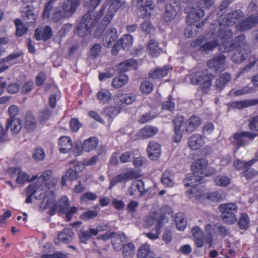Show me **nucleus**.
Masks as SVG:
<instances>
[{
    "instance_id": "412c9836",
    "label": "nucleus",
    "mask_w": 258,
    "mask_h": 258,
    "mask_svg": "<svg viewBox=\"0 0 258 258\" xmlns=\"http://www.w3.org/2000/svg\"><path fill=\"white\" fill-rule=\"evenodd\" d=\"M179 9L177 5L174 6L171 4H167L163 15V20L166 22L172 21L176 16Z\"/></svg>"
},
{
    "instance_id": "2eb2a0df",
    "label": "nucleus",
    "mask_w": 258,
    "mask_h": 258,
    "mask_svg": "<svg viewBox=\"0 0 258 258\" xmlns=\"http://www.w3.org/2000/svg\"><path fill=\"white\" fill-rule=\"evenodd\" d=\"M118 38L117 30L112 27L108 28L103 36V43L105 47H109Z\"/></svg>"
},
{
    "instance_id": "4d7b16f0",
    "label": "nucleus",
    "mask_w": 258,
    "mask_h": 258,
    "mask_svg": "<svg viewBox=\"0 0 258 258\" xmlns=\"http://www.w3.org/2000/svg\"><path fill=\"white\" fill-rule=\"evenodd\" d=\"M64 17H66L64 15V12L59 8H56L55 9L50 20L54 23H57Z\"/></svg>"
},
{
    "instance_id": "f704fd0d",
    "label": "nucleus",
    "mask_w": 258,
    "mask_h": 258,
    "mask_svg": "<svg viewBox=\"0 0 258 258\" xmlns=\"http://www.w3.org/2000/svg\"><path fill=\"white\" fill-rule=\"evenodd\" d=\"M231 59L235 63H240L245 60L248 57L250 52H244L243 49L235 48Z\"/></svg>"
},
{
    "instance_id": "5701e85b",
    "label": "nucleus",
    "mask_w": 258,
    "mask_h": 258,
    "mask_svg": "<svg viewBox=\"0 0 258 258\" xmlns=\"http://www.w3.org/2000/svg\"><path fill=\"white\" fill-rule=\"evenodd\" d=\"M196 245L201 248L204 243L205 236L201 228L198 226L193 227L191 230Z\"/></svg>"
},
{
    "instance_id": "9b49d317",
    "label": "nucleus",
    "mask_w": 258,
    "mask_h": 258,
    "mask_svg": "<svg viewBox=\"0 0 258 258\" xmlns=\"http://www.w3.org/2000/svg\"><path fill=\"white\" fill-rule=\"evenodd\" d=\"M81 0H64L61 5V9L64 15L69 18L76 12L80 5Z\"/></svg>"
},
{
    "instance_id": "72a5a7b5",
    "label": "nucleus",
    "mask_w": 258,
    "mask_h": 258,
    "mask_svg": "<svg viewBox=\"0 0 258 258\" xmlns=\"http://www.w3.org/2000/svg\"><path fill=\"white\" fill-rule=\"evenodd\" d=\"M59 151L61 153H67L72 148L71 139L68 137H62L59 139Z\"/></svg>"
},
{
    "instance_id": "a878e982",
    "label": "nucleus",
    "mask_w": 258,
    "mask_h": 258,
    "mask_svg": "<svg viewBox=\"0 0 258 258\" xmlns=\"http://www.w3.org/2000/svg\"><path fill=\"white\" fill-rule=\"evenodd\" d=\"M138 66V61L134 59L126 60L120 62L117 66L118 73H123L129 71L131 68L137 70Z\"/></svg>"
},
{
    "instance_id": "a211bd4d",
    "label": "nucleus",
    "mask_w": 258,
    "mask_h": 258,
    "mask_svg": "<svg viewBox=\"0 0 258 258\" xmlns=\"http://www.w3.org/2000/svg\"><path fill=\"white\" fill-rule=\"evenodd\" d=\"M201 119L197 116L192 115L184 123L185 132L191 133L194 132L201 124Z\"/></svg>"
},
{
    "instance_id": "0e129e2a",
    "label": "nucleus",
    "mask_w": 258,
    "mask_h": 258,
    "mask_svg": "<svg viewBox=\"0 0 258 258\" xmlns=\"http://www.w3.org/2000/svg\"><path fill=\"white\" fill-rule=\"evenodd\" d=\"M98 216V212L95 210H89L83 212L80 216L83 220H89L96 218Z\"/></svg>"
},
{
    "instance_id": "37998d69",
    "label": "nucleus",
    "mask_w": 258,
    "mask_h": 258,
    "mask_svg": "<svg viewBox=\"0 0 258 258\" xmlns=\"http://www.w3.org/2000/svg\"><path fill=\"white\" fill-rule=\"evenodd\" d=\"M120 110L119 107L108 106L104 107L102 113L110 118H114L120 112Z\"/></svg>"
},
{
    "instance_id": "f8f14e48",
    "label": "nucleus",
    "mask_w": 258,
    "mask_h": 258,
    "mask_svg": "<svg viewBox=\"0 0 258 258\" xmlns=\"http://www.w3.org/2000/svg\"><path fill=\"white\" fill-rule=\"evenodd\" d=\"M141 7L139 17L142 18L151 15V11L154 8L152 0H134Z\"/></svg>"
},
{
    "instance_id": "f3484780",
    "label": "nucleus",
    "mask_w": 258,
    "mask_h": 258,
    "mask_svg": "<svg viewBox=\"0 0 258 258\" xmlns=\"http://www.w3.org/2000/svg\"><path fill=\"white\" fill-rule=\"evenodd\" d=\"M147 151L151 160H157L161 154V146L157 142L152 141L149 143Z\"/></svg>"
},
{
    "instance_id": "3c124183",
    "label": "nucleus",
    "mask_w": 258,
    "mask_h": 258,
    "mask_svg": "<svg viewBox=\"0 0 258 258\" xmlns=\"http://www.w3.org/2000/svg\"><path fill=\"white\" fill-rule=\"evenodd\" d=\"M118 41L121 44L123 49H128L132 46L133 42V37L130 34H125L119 39Z\"/></svg>"
},
{
    "instance_id": "79ce46f5",
    "label": "nucleus",
    "mask_w": 258,
    "mask_h": 258,
    "mask_svg": "<svg viewBox=\"0 0 258 258\" xmlns=\"http://www.w3.org/2000/svg\"><path fill=\"white\" fill-rule=\"evenodd\" d=\"M98 144V140L96 137H91L86 140L84 143V150L85 152H90L94 149Z\"/></svg>"
},
{
    "instance_id": "1a4fd4ad",
    "label": "nucleus",
    "mask_w": 258,
    "mask_h": 258,
    "mask_svg": "<svg viewBox=\"0 0 258 258\" xmlns=\"http://www.w3.org/2000/svg\"><path fill=\"white\" fill-rule=\"evenodd\" d=\"M138 177V173L133 170L119 174L110 180L108 189L111 190L112 187L118 183L124 182L129 180L137 178Z\"/></svg>"
},
{
    "instance_id": "c03bdc74",
    "label": "nucleus",
    "mask_w": 258,
    "mask_h": 258,
    "mask_svg": "<svg viewBox=\"0 0 258 258\" xmlns=\"http://www.w3.org/2000/svg\"><path fill=\"white\" fill-rule=\"evenodd\" d=\"M93 228H89L88 230H81L79 233V240L81 243L85 244L87 243V241L90 239L92 236H96L92 232Z\"/></svg>"
},
{
    "instance_id": "c756f323",
    "label": "nucleus",
    "mask_w": 258,
    "mask_h": 258,
    "mask_svg": "<svg viewBox=\"0 0 258 258\" xmlns=\"http://www.w3.org/2000/svg\"><path fill=\"white\" fill-rule=\"evenodd\" d=\"M37 126V120L31 112H28L25 116L24 127L27 132H33Z\"/></svg>"
},
{
    "instance_id": "de8ad7c7",
    "label": "nucleus",
    "mask_w": 258,
    "mask_h": 258,
    "mask_svg": "<svg viewBox=\"0 0 258 258\" xmlns=\"http://www.w3.org/2000/svg\"><path fill=\"white\" fill-rule=\"evenodd\" d=\"M173 174L168 170L165 171L162 175L161 179V182L167 187H171L173 185L174 182L172 179Z\"/></svg>"
},
{
    "instance_id": "39448f33",
    "label": "nucleus",
    "mask_w": 258,
    "mask_h": 258,
    "mask_svg": "<svg viewBox=\"0 0 258 258\" xmlns=\"http://www.w3.org/2000/svg\"><path fill=\"white\" fill-rule=\"evenodd\" d=\"M218 209L221 212L220 217L224 223L230 225L237 221L235 214L237 212L238 208L235 204H221Z\"/></svg>"
},
{
    "instance_id": "e2e57ef3",
    "label": "nucleus",
    "mask_w": 258,
    "mask_h": 258,
    "mask_svg": "<svg viewBox=\"0 0 258 258\" xmlns=\"http://www.w3.org/2000/svg\"><path fill=\"white\" fill-rule=\"evenodd\" d=\"M97 198L96 194L92 192L84 193L80 198L81 203H86L89 201H94Z\"/></svg>"
},
{
    "instance_id": "6ab92c4d",
    "label": "nucleus",
    "mask_w": 258,
    "mask_h": 258,
    "mask_svg": "<svg viewBox=\"0 0 258 258\" xmlns=\"http://www.w3.org/2000/svg\"><path fill=\"white\" fill-rule=\"evenodd\" d=\"M204 181L205 179L203 176L195 174L194 172L192 174L187 175L186 177L183 180V184L185 186L192 187Z\"/></svg>"
},
{
    "instance_id": "603ef678",
    "label": "nucleus",
    "mask_w": 258,
    "mask_h": 258,
    "mask_svg": "<svg viewBox=\"0 0 258 258\" xmlns=\"http://www.w3.org/2000/svg\"><path fill=\"white\" fill-rule=\"evenodd\" d=\"M56 0H50L44 4V8L42 14L43 19H48L50 16V12L54 7Z\"/></svg>"
},
{
    "instance_id": "58836bf2",
    "label": "nucleus",
    "mask_w": 258,
    "mask_h": 258,
    "mask_svg": "<svg viewBox=\"0 0 258 258\" xmlns=\"http://www.w3.org/2000/svg\"><path fill=\"white\" fill-rule=\"evenodd\" d=\"M128 82V76L125 74H120L112 80L111 85L114 88H120L126 85Z\"/></svg>"
},
{
    "instance_id": "680f3d73",
    "label": "nucleus",
    "mask_w": 258,
    "mask_h": 258,
    "mask_svg": "<svg viewBox=\"0 0 258 258\" xmlns=\"http://www.w3.org/2000/svg\"><path fill=\"white\" fill-rule=\"evenodd\" d=\"M177 228L179 230H183L186 227V222L182 217L181 214H177L175 217Z\"/></svg>"
},
{
    "instance_id": "4be33fe9",
    "label": "nucleus",
    "mask_w": 258,
    "mask_h": 258,
    "mask_svg": "<svg viewBox=\"0 0 258 258\" xmlns=\"http://www.w3.org/2000/svg\"><path fill=\"white\" fill-rule=\"evenodd\" d=\"M158 132V128L153 125H147L141 128L137 135L139 139H145L153 137Z\"/></svg>"
},
{
    "instance_id": "49530a36",
    "label": "nucleus",
    "mask_w": 258,
    "mask_h": 258,
    "mask_svg": "<svg viewBox=\"0 0 258 258\" xmlns=\"http://www.w3.org/2000/svg\"><path fill=\"white\" fill-rule=\"evenodd\" d=\"M14 22L16 27V34L17 36L21 37L27 32V27L25 26L21 19H16L14 20Z\"/></svg>"
},
{
    "instance_id": "f257e3e1",
    "label": "nucleus",
    "mask_w": 258,
    "mask_h": 258,
    "mask_svg": "<svg viewBox=\"0 0 258 258\" xmlns=\"http://www.w3.org/2000/svg\"><path fill=\"white\" fill-rule=\"evenodd\" d=\"M35 198L38 199H44L40 204V208L43 211L46 208L50 207V210L47 212L49 215H54L56 211L60 214H65L68 211L70 202L66 196L61 197L58 204L54 202L55 198L51 191L49 192L46 197H45V194L43 196L41 194L39 198L35 197Z\"/></svg>"
},
{
    "instance_id": "aec40b11",
    "label": "nucleus",
    "mask_w": 258,
    "mask_h": 258,
    "mask_svg": "<svg viewBox=\"0 0 258 258\" xmlns=\"http://www.w3.org/2000/svg\"><path fill=\"white\" fill-rule=\"evenodd\" d=\"M128 191L132 196L138 195L140 197L142 196L147 192L145 190L144 183L141 180L132 183L128 189Z\"/></svg>"
},
{
    "instance_id": "7ed1b4c3",
    "label": "nucleus",
    "mask_w": 258,
    "mask_h": 258,
    "mask_svg": "<svg viewBox=\"0 0 258 258\" xmlns=\"http://www.w3.org/2000/svg\"><path fill=\"white\" fill-rule=\"evenodd\" d=\"M108 3L109 7L108 8L107 13L97 26L95 31L94 35L97 38H99L101 36L103 32L112 19L114 14L121 6L120 0H109Z\"/></svg>"
},
{
    "instance_id": "ea45409f",
    "label": "nucleus",
    "mask_w": 258,
    "mask_h": 258,
    "mask_svg": "<svg viewBox=\"0 0 258 258\" xmlns=\"http://www.w3.org/2000/svg\"><path fill=\"white\" fill-rule=\"evenodd\" d=\"M137 257L138 258H154L155 254L150 250L148 244H144L138 250Z\"/></svg>"
},
{
    "instance_id": "2f4dec72",
    "label": "nucleus",
    "mask_w": 258,
    "mask_h": 258,
    "mask_svg": "<svg viewBox=\"0 0 258 258\" xmlns=\"http://www.w3.org/2000/svg\"><path fill=\"white\" fill-rule=\"evenodd\" d=\"M243 17L244 14L241 10H235L227 15V21L225 22L227 25H231L238 22Z\"/></svg>"
},
{
    "instance_id": "69168bd1",
    "label": "nucleus",
    "mask_w": 258,
    "mask_h": 258,
    "mask_svg": "<svg viewBox=\"0 0 258 258\" xmlns=\"http://www.w3.org/2000/svg\"><path fill=\"white\" fill-rule=\"evenodd\" d=\"M30 176L25 172L19 171L16 181L19 184H23L25 182L30 181Z\"/></svg>"
},
{
    "instance_id": "423d86ee",
    "label": "nucleus",
    "mask_w": 258,
    "mask_h": 258,
    "mask_svg": "<svg viewBox=\"0 0 258 258\" xmlns=\"http://www.w3.org/2000/svg\"><path fill=\"white\" fill-rule=\"evenodd\" d=\"M233 43H224L219 46V49L224 52H228L233 50L235 48L243 49L244 52H250V47L247 43L245 36L241 34L236 37Z\"/></svg>"
},
{
    "instance_id": "a18cd8bd",
    "label": "nucleus",
    "mask_w": 258,
    "mask_h": 258,
    "mask_svg": "<svg viewBox=\"0 0 258 258\" xmlns=\"http://www.w3.org/2000/svg\"><path fill=\"white\" fill-rule=\"evenodd\" d=\"M79 177V175L77 172L73 170V168L70 167L66 172L64 176H63L61 178V184L65 186L66 185V180H74Z\"/></svg>"
},
{
    "instance_id": "a19ab883",
    "label": "nucleus",
    "mask_w": 258,
    "mask_h": 258,
    "mask_svg": "<svg viewBox=\"0 0 258 258\" xmlns=\"http://www.w3.org/2000/svg\"><path fill=\"white\" fill-rule=\"evenodd\" d=\"M126 241V236L124 234H119L113 238L112 244L116 251H119L123 246V243Z\"/></svg>"
},
{
    "instance_id": "338daca9",
    "label": "nucleus",
    "mask_w": 258,
    "mask_h": 258,
    "mask_svg": "<svg viewBox=\"0 0 258 258\" xmlns=\"http://www.w3.org/2000/svg\"><path fill=\"white\" fill-rule=\"evenodd\" d=\"M217 45L218 43L216 41H209L201 45L199 48V50L202 51H208L212 50Z\"/></svg>"
},
{
    "instance_id": "774afa93",
    "label": "nucleus",
    "mask_w": 258,
    "mask_h": 258,
    "mask_svg": "<svg viewBox=\"0 0 258 258\" xmlns=\"http://www.w3.org/2000/svg\"><path fill=\"white\" fill-rule=\"evenodd\" d=\"M248 127L249 130L252 132H254L257 130L258 125V115L253 116L248 120Z\"/></svg>"
},
{
    "instance_id": "6e6d98bb",
    "label": "nucleus",
    "mask_w": 258,
    "mask_h": 258,
    "mask_svg": "<svg viewBox=\"0 0 258 258\" xmlns=\"http://www.w3.org/2000/svg\"><path fill=\"white\" fill-rule=\"evenodd\" d=\"M102 46L101 44H94L91 48L90 51V57L91 59L98 58L102 50Z\"/></svg>"
},
{
    "instance_id": "bb28decb",
    "label": "nucleus",
    "mask_w": 258,
    "mask_h": 258,
    "mask_svg": "<svg viewBox=\"0 0 258 258\" xmlns=\"http://www.w3.org/2000/svg\"><path fill=\"white\" fill-rule=\"evenodd\" d=\"M22 125L21 120L19 118H9L7 119V123L6 127V133L9 128L11 131L14 134H17L20 132Z\"/></svg>"
},
{
    "instance_id": "ddd939ff",
    "label": "nucleus",
    "mask_w": 258,
    "mask_h": 258,
    "mask_svg": "<svg viewBox=\"0 0 258 258\" xmlns=\"http://www.w3.org/2000/svg\"><path fill=\"white\" fill-rule=\"evenodd\" d=\"M74 235L72 228H65L58 233L57 237L54 240V243L57 245H60V241L66 244L70 243L72 242Z\"/></svg>"
},
{
    "instance_id": "0eeeda50",
    "label": "nucleus",
    "mask_w": 258,
    "mask_h": 258,
    "mask_svg": "<svg viewBox=\"0 0 258 258\" xmlns=\"http://www.w3.org/2000/svg\"><path fill=\"white\" fill-rule=\"evenodd\" d=\"M256 133L249 132H241L235 133L230 140L232 144L238 147L247 145L249 141H252L257 137Z\"/></svg>"
},
{
    "instance_id": "09e8293b",
    "label": "nucleus",
    "mask_w": 258,
    "mask_h": 258,
    "mask_svg": "<svg viewBox=\"0 0 258 258\" xmlns=\"http://www.w3.org/2000/svg\"><path fill=\"white\" fill-rule=\"evenodd\" d=\"M232 32L227 27L221 26L218 31V35L221 39L228 40L232 37Z\"/></svg>"
},
{
    "instance_id": "f03ea898",
    "label": "nucleus",
    "mask_w": 258,
    "mask_h": 258,
    "mask_svg": "<svg viewBox=\"0 0 258 258\" xmlns=\"http://www.w3.org/2000/svg\"><path fill=\"white\" fill-rule=\"evenodd\" d=\"M90 9L91 10L84 15L77 26V33L80 37L89 35L97 22V18L92 11L93 9Z\"/></svg>"
},
{
    "instance_id": "cd10ccee",
    "label": "nucleus",
    "mask_w": 258,
    "mask_h": 258,
    "mask_svg": "<svg viewBox=\"0 0 258 258\" xmlns=\"http://www.w3.org/2000/svg\"><path fill=\"white\" fill-rule=\"evenodd\" d=\"M231 74L229 73H224L219 78L217 79L215 82V87L217 91L220 92L230 81Z\"/></svg>"
},
{
    "instance_id": "b1692460",
    "label": "nucleus",
    "mask_w": 258,
    "mask_h": 258,
    "mask_svg": "<svg viewBox=\"0 0 258 258\" xmlns=\"http://www.w3.org/2000/svg\"><path fill=\"white\" fill-rule=\"evenodd\" d=\"M205 144L203 137L199 134L192 135L188 139V145L192 150L200 149Z\"/></svg>"
},
{
    "instance_id": "e433bc0d",
    "label": "nucleus",
    "mask_w": 258,
    "mask_h": 258,
    "mask_svg": "<svg viewBox=\"0 0 258 258\" xmlns=\"http://www.w3.org/2000/svg\"><path fill=\"white\" fill-rule=\"evenodd\" d=\"M257 104L258 99H254L251 100L235 101L232 103V106L234 108L242 109L251 106L255 105Z\"/></svg>"
},
{
    "instance_id": "7c9ffc66",
    "label": "nucleus",
    "mask_w": 258,
    "mask_h": 258,
    "mask_svg": "<svg viewBox=\"0 0 258 258\" xmlns=\"http://www.w3.org/2000/svg\"><path fill=\"white\" fill-rule=\"evenodd\" d=\"M34 35L37 40H43L46 41L51 37L52 31L50 26H46L44 28L43 32L39 29H36L35 31Z\"/></svg>"
},
{
    "instance_id": "393cba45",
    "label": "nucleus",
    "mask_w": 258,
    "mask_h": 258,
    "mask_svg": "<svg viewBox=\"0 0 258 258\" xmlns=\"http://www.w3.org/2000/svg\"><path fill=\"white\" fill-rule=\"evenodd\" d=\"M257 23L258 19L257 17L250 16L239 23L237 26V28L241 32L245 31L255 26Z\"/></svg>"
},
{
    "instance_id": "bf43d9fd",
    "label": "nucleus",
    "mask_w": 258,
    "mask_h": 258,
    "mask_svg": "<svg viewBox=\"0 0 258 258\" xmlns=\"http://www.w3.org/2000/svg\"><path fill=\"white\" fill-rule=\"evenodd\" d=\"M153 89V84L149 81H144L141 84L140 90L144 94H149L151 93Z\"/></svg>"
},
{
    "instance_id": "13d9d810",
    "label": "nucleus",
    "mask_w": 258,
    "mask_h": 258,
    "mask_svg": "<svg viewBox=\"0 0 258 258\" xmlns=\"http://www.w3.org/2000/svg\"><path fill=\"white\" fill-rule=\"evenodd\" d=\"M52 111L48 107L42 109L39 113V119L42 123L45 122L51 114Z\"/></svg>"
},
{
    "instance_id": "473e14b6",
    "label": "nucleus",
    "mask_w": 258,
    "mask_h": 258,
    "mask_svg": "<svg viewBox=\"0 0 258 258\" xmlns=\"http://www.w3.org/2000/svg\"><path fill=\"white\" fill-rule=\"evenodd\" d=\"M148 50L152 56L157 57L163 51V49L159 46L156 40L151 39L148 43Z\"/></svg>"
},
{
    "instance_id": "4468645a",
    "label": "nucleus",
    "mask_w": 258,
    "mask_h": 258,
    "mask_svg": "<svg viewBox=\"0 0 258 258\" xmlns=\"http://www.w3.org/2000/svg\"><path fill=\"white\" fill-rule=\"evenodd\" d=\"M208 164L207 160L204 158L195 160L191 165V169L195 174H198L204 177L208 175L206 168Z\"/></svg>"
},
{
    "instance_id": "4c0bfd02",
    "label": "nucleus",
    "mask_w": 258,
    "mask_h": 258,
    "mask_svg": "<svg viewBox=\"0 0 258 258\" xmlns=\"http://www.w3.org/2000/svg\"><path fill=\"white\" fill-rule=\"evenodd\" d=\"M118 102L126 105H129L136 99V95L134 94H119L116 96Z\"/></svg>"
},
{
    "instance_id": "dca6fc26",
    "label": "nucleus",
    "mask_w": 258,
    "mask_h": 258,
    "mask_svg": "<svg viewBox=\"0 0 258 258\" xmlns=\"http://www.w3.org/2000/svg\"><path fill=\"white\" fill-rule=\"evenodd\" d=\"M225 60V56L223 54H219L216 56L213 59L210 60L208 62V66L210 71L213 69L216 73L218 71L223 70V65Z\"/></svg>"
},
{
    "instance_id": "6e6552de",
    "label": "nucleus",
    "mask_w": 258,
    "mask_h": 258,
    "mask_svg": "<svg viewBox=\"0 0 258 258\" xmlns=\"http://www.w3.org/2000/svg\"><path fill=\"white\" fill-rule=\"evenodd\" d=\"M22 20L27 25L34 24L37 17L35 9L32 4L24 5L20 10Z\"/></svg>"
},
{
    "instance_id": "5fc2aeb1",
    "label": "nucleus",
    "mask_w": 258,
    "mask_h": 258,
    "mask_svg": "<svg viewBox=\"0 0 258 258\" xmlns=\"http://www.w3.org/2000/svg\"><path fill=\"white\" fill-rule=\"evenodd\" d=\"M258 161V156H255L254 158L247 162H244L240 160H237L234 162L235 167L238 169H240L244 167H247L253 165L254 163Z\"/></svg>"
},
{
    "instance_id": "052dcab7",
    "label": "nucleus",
    "mask_w": 258,
    "mask_h": 258,
    "mask_svg": "<svg viewBox=\"0 0 258 258\" xmlns=\"http://www.w3.org/2000/svg\"><path fill=\"white\" fill-rule=\"evenodd\" d=\"M249 223L248 215L246 213H242L240 218L238 222V225L241 229H246L248 227Z\"/></svg>"
},
{
    "instance_id": "864d4df0",
    "label": "nucleus",
    "mask_w": 258,
    "mask_h": 258,
    "mask_svg": "<svg viewBox=\"0 0 258 258\" xmlns=\"http://www.w3.org/2000/svg\"><path fill=\"white\" fill-rule=\"evenodd\" d=\"M164 220V216L163 215H160V217L158 220V224L156 226V231H157V234H154L153 233H148L147 234V236L151 239H156L158 237V234L160 231V228L163 225V221Z\"/></svg>"
},
{
    "instance_id": "9d476101",
    "label": "nucleus",
    "mask_w": 258,
    "mask_h": 258,
    "mask_svg": "<svg viewBox=\"0 0 258 258\" xmlns=\"http://www.w3.org/2000/svg\"><path fill=\"white\" fill-rule=\"evenodd\" d=\"M185 13L188 14L186 18L187 23L192 24L194 22H197L198 20L204 16L205 12L203 10L198 8H193L187 6L184 9Z\"/></svg>"
},
{
    "instance_id": "c85d7f7f",
    "label": "nucleus",
    "mask_w": 258,
    "mask_h": 258,
    "mask_svg": "<svg viewBox=\"0 0 258 258\" xmlns=\"http://www.w3.org/2000/svg\"><path fill=\"white\" fill-rule=\"evenodd\" d=\"M168 71L169 68L167 66L158 68L150 72L149 78L153 80L161 79L167 75Z\"/></svg>"
},
{
    "instance_id": "20e7f679",
    "label": "nucleus",
    "mask_w": 258,
    "mask_h": 258,
    "mask_svg": "<svg viewBox=\"0 0 258 258\" xmlns=\"http://www.w3.org/2000/svg\"><path fill=\"white\" fill-rule=\"evenodd\" d=\"M214 78L209 70H205L202 72L193 73L190 76V82L194 85H202V89L205 92H207L211 85V81Z\"/></svg>"
},
{
    "instance_id": "8fccbe9b",
    "label": "nucleus",
    "mask_w": 258,
    "mask_h": 258,
    "mask_svg": "<svg viewBox=\"0 0 258 258\" xmlns=\"http://www.w3.org/2000/svg\"><path fill=\"white\" fill-rule=\"evenodd\" d=\"M122 253L124 257H132L135 254V246L132 243H128L122 247Z\"/></svg>"
},
{
    "instance_id": "c9c22d12",
    "label": "nucleus",
    "mask_w": 258,
    "mask_h": 258,
    "mask_svg": "<svg viewBox=\"0 0 258 258\" xmlns=\"http://www.w3.org/2000/svg\"><path fill=\"white\" fill-rule=\"evenodd\" d=\"M96 98L100 103L104 104L111 100L112 95L108 90L101 89L97 93Z\"/></svg>"
}]
</instances>
